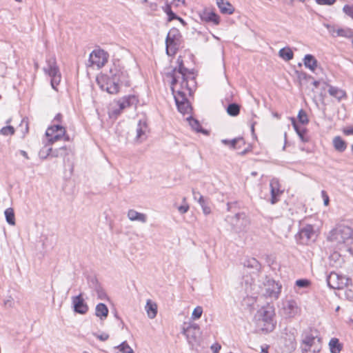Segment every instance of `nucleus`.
Here are the masks:
<instances>
[{
	"instance_id": "nucleus-1",
	"label": "nucleus",
	"mask_w": 353,
	"mask_h": 353,
	"mask_svg": "<svg viewBox=\"0 0 353 353\" xmlns=\"http://www.w3.org/2000/svg\"><path fill=\"white\" fill-rule=\"evenodd\" d=\"M177 63L178 68H175L170 74L172 77L171 90L174 99H177L179 96H190L196 85L195 78L192 77L190 79L191 84L186 83L185 87L181 85L180 79L184 78V75L185 74V72L188 71V69L184 67L181 57L177 59Z\"/></svg>"
},
{
	"instance_id": "nucleus-2",
	"label": "nucleus",
	"mask_w": 353,
	"mask_h": 353,
	"mask_svg": "<svg viewBox=\"0 0 353 353\" xmlns=\"http://www.w3.org/2000/svg\"><path fill=\"white\" fill-rule=\"evenodd\" d=\"M332 246L341 252H350L353 243V229L340 225L332 230L327 238Z\"/></svg>"
},
{
	"instance_id": "nucleus-3",
	"label": "nucleus",
	"mask_w": 353,
	"mask_h": 353,
	"mask_svg": "<svg viewBox=\"0 0 353 353\" xmlns=\"http://www.w3.org/2000/svg\"><path fill=\"white\" fill-rule=\"evenodd\" d=\"M274 316L275 312L273 306L268 305L259 309L254 316L257 329L264 332H272L276 325Z\"/></svg>"
},
{
	"instance_id": "nucleus-4",
	"label": "nucleus",
	"mask_w": 353,
	"mask_h": 353,
	"mask_svg": "<svg viewBox=\"0 0 353 353\" xmlns=\"http://www.w3.org/2000/svg\"><path fill=\"white\" fill-rule=\"evenodd\" d=\"M237 203H228L227 209L229 212H233V215L226 216L225 220L230 224L234 232L240 233L246 231L250 225V221L245 213L243 212H236Z\"/></svg>"
},
{
	"instance_id": "nucleus-5",
	"label": "nucleus",
	"mask_w": 353,
	"mask_h": 353,
	"mask_svg": "<svg viewBox=\"0 0 353 353\" xmlns=\"http://www.w3.org/2000/svg\"><path fill=\"white\" fill-rule=\"evenodd\" d=\"M322 349V339L319 331L308 327L302 334V353H319Z\"/></svg>"
},
{
	"instance_id": "nucleus-6",
	"label": "nucleus",
	"mask_w": 353,
	"mask_h": 353,
	"mask_svg": "<svg viewBox=\"0 0 353 353\" xmlns=\"http://www.w3.org/2000/svg\"><path fill=\"white\" fill-rule=\"evenodd\" d=\"M46 62V66L43 68V72L51 78V85L52 88L57 90V86L61 81V76L55 56H49L47 57Z\"/></svg>"
},
{
	"instance_id": "nucleus-7",
	"label": "nucleus",
	"mask_w": 353,
	"mask_h": 353,
	"mask_svg": "<svg viewBox=\"0 0 353 353\" xmlns=\"http://www.w3.org/2000/svg\"><path fill=\"white\" fill-rule=\"evenodd\" d=\"M181 34L175 28L170 30L165 39V51L168 56H174L181 44Z\"/></svg>"
},
{
	"instance_id": "nucleus-8",
	"label": "nucleus",
	"mask_w": 353,
	"mask_h": 353,
	"mask_svg": "<svg viewBox=\"0 0 353 353\" xmlns=\"http://www.w3.org/2000/svg\"><path fill=\"white\" fill-rule=\"evenodd\" d=\"M46 135L48 137V143L50 145L62 139L67 141H69V137L66 134L65 128L59 123L48 127L46 132Z\"/></svg>"
},
{
	"instance_id": "nucleus-9",
	"label": "nucleus",
	"mask_w": 353,
	"mask_h": 353,
	"mask_svg": "<svg viewBox=\"0 0 353 353\" xmlns=\"http://www.w3.org/2000/svg\"><path fill=\"white\" fill-rule=\"evenodd\" d=\"M182 333L186 336L190 345L194 346L199 344L201 333L200 327L196 323H189L187 327L183 325Z\"/></svg>"
},
{
	"instance_id": "nucleus-10",
	"label": "nucleus",
	"mask_w": 353,
	"mask_h": 353,
	"mask_svg": "<svg viewBox=\"0 0 353 353\" xmlns=\"http://www.w3.org/2000/svg\"><path fill=\"white\" fill-rule=\"evenodd\" d=\"M109 74L110 77L121 84L128 85V74L119 61H114L110 68Z\"/></svg>"
},
{
	"instance_id": "nucleus-11",
	"label": "nucleus",
	"mask_w": 353,
	"mask_h": 353,
	"mask_svg": "<svg viewBox=\"0 0 353 353\" xmlns=\"http://www.w3.org/2000/svg\"><path fill=\"white\" fill-rule=\"evenodd\" d=\"M282 285L272 279H268L261 288L263 296L276 300L279 297Z\"/></svg>"
},
{
	"instance_id": "nucleus-12",
	"label": "nucleus",
	"mask_w": 353,
	"mask_h": 353,
	"mask_svg": "<svg viewBox=\"0 0 353 353\" xmlns=\"http://www.w3.org/2000/svg\"><path fill=\"white\" fill-rule=\"evenodd\" d=\"M108 54L102 49L94 50L89 56L88 67L102 68L108 61Z\"/></svg>"
},
{
	"instance_id": "nucleus-13",
	"label": "nucleus",
	"mask_w": 353,
	"mask_h": 353,
	"mask_svg": "<svg viewBox=\"0 0 353 353\" xmlns=\"http://www.w3.org/2000/svg\"><path fill=\"white\" fill-rule=\"evenodd\" d=\"M97 83L103 90L110 94H117L119 90V83L110 77V74L98 77Z\"/></svg>"
},
{
	"instance_id": "nucleus-14",
	"label": "nucleus",
	"mask_w": 353,
	"mask_h": 353,
	"mask_svg": "<svg viewBox=\"0 0 353 353\" xmlns=\"http://www.w3.org/2000/svg\"><path fill=\"white\" fill-rule=\"evenodd\" d=\"M281 310L286 318H293L299 315L301 312L297 301L292 299H286L283 301Z\"/></svg>"
},
{
	"instance_id": "nucleus-15",
	"label": "nucleus",
	"mask_w": 353,
	"mask_h": 353,
	"mask_svg": "<svg viewBox=\"0 0 353 353\" xmlns=\"http://www.w3.org/2000/svg\"><path fill=\"white\" fill-rule=\"evenodd\" d=\"M328 286L332 289L340 290L348 287V279L346 276L335 272H330L326 279Z\"/></svg>"
},
{
	"instance_id": "nucleus-16",
	"label": "nucleus",
	"mask_w": 353,
	"mask_h": 353,
	"mask_svg": "<svg viewBox=\"0 0 353 353\" xmlns=\"http://www.w3.org/2000/svg\"><path fill=\"white\" fill-rule=\"evenodd\" d=\"M315 236L316 234L313 226L307 225L299 231L296 238L299 243L308 244L310 242L314 240Z\"/></svg>"
},
{
	"instance_id": "nucleus-17",
	"label": "nucleus",
	"mask_w": 353,
	"mask_h": 353,
	"mask_svg": "<svg viewBox=\"0 0 353 353\" xmlns=\"http://www.w3.org/2000/svg\"><path fill=\"white\" fill-rule=\"evenodd\" d=\"M74 311L80 314H85L88 311V305L85 302L82 294L72 297Z\"/></svg>"
},
{
	"instance_id": "nucleus-18",
	"label": "nucleus",
	"mask_w": 353,
	"mask_h": 353,
	"mask_svg": "<svg viewBox=\"0 0 353 353\" xmlns=\"http://www.w3.org/2000/svg\"><path fill=\"white\" fill-rule=\"evenodd\" d=\"M137 102V99L134 95H128L123 97L118 101L117 104L119 107V109L114 110V114L118 115L125 108L130 107L132 105H135Z\"/></svg>"
},
{
	"instance_id": "nucleus-19",
	"label": "nucleus",
	"mask_w": 353,
	"mask_h": 353,
	"mask_svg": "<svg viewBox=\"0 0 353 353\" xmlns=\"http://www.w3.org/2000/svg\"><path fill=\"white\" fill-rule=\"evenodd\" d=\"M329 32L334 37H342L345 38L352 37L353 35L352 31L349 28H336L335 26L326 24L325 25Z\"/></svg>"
},
{
	"instance_id": "nucleus-20",
	"label": "nucleus",
	"mask_w": 353,
	"mask_h": 353,
	"mask_svg": "<svg viewBox=\"0 0 353 353\" xmlns=\"http://www.w3.org/2000/svg\"><path fill=\"white\" fill-rule=\"evenodd\" d=\"M270 186L271 193L270 203L275 204L278 201L277 197L283 193V191L280 190V184L276 179H272L270 181Z\"/></svg>"
},
{
	"instance_id": "nucleus-21",
	"label": "nucleus",
	"mask_w": 353,
	"mask_h": 353,
	"mask_svg": "<svg viewBox=\"0 0 353 353\" xmlns=\"http://www.w3.org/2000/svg\"><path fill=\"white\" fill-rule=\"evenodd\" d=\"M176 105L178 110L183 114H188L190 112L192 108L190 102L188 99V97L179 96L177 99H175Z\"/></svg>"
},
{
	"instance_id": "nucleus-22",
	"label": "nucleus",
	"mask_w": 353,
	"mask_h": 353,
	"mask_svg": "<svg viewBox=\"0 0 353 353\" xmlns=\"http://www.w3.org/2000/svg\"><path fill=\"white\" fill-rule=\"evenodd\" d=\"M192 194L194 199H196V194L199 195V198L198 199V203L201 205L203 212L205 215H208L211 213V208L208 205V201L206 199H205L199 192L195 191L194 189H192Z\"/></svg>"
},
{
	"instance_id": "nucleus-23",
	"label": "nucleus",
	"mask_w": 353,
	"mask_h": 353,
	"mask_svg": "<svg viewBox=\"0 0 353 353\" xmlns=\"http://www.w3.org/2000/svg\"><path fill=\"white\" fill-rule=\"evenodd\" d=\"M127 216L131 221H139L142 223H145L147 221V215L145 214L139 212L133 209L128 211Z\"/></svg>"
},
{
	"instance_id": "nucleus-24",
	"label": "nucleus",
	"mask_w": 353,
	"mask_h": 353,
	"mask_svg": "<svg viewBox=\"0 0 353 353\" xmlns=\"http://www.w3.org/2000/svg\"><path fill=\"white\" fill-rule=\"evenodd\" d=\"M221 143L234 150L241 148L245 143L243 138L241 137L234 138L232 140L222 139Z\"/></svg>"
},
{
	"instance_id": "nucleus-25",
	"label": "nucleus",
	"mask_w": 353,
	"mask_h": 353,
	"mask_svg": "<svg viewBox=\"0 0 353 353\" xmlns=\"http://www.w3.org/2000/svg\"><path fill=\"white\" fill-rule=\"evenodd\" d=\"M148 129L147 123L145 121H139V123L137 124V135H136V139L139 141L142 142L143 140L146 139V131Z\"/></svg>"
},
{
	"instance_id": "nucleus-26",
	"label": "nucleus",
	"mask_w": 353,
	"mask_h": 353,
	"mask_svg": "<svg viewBox=\"0 0 353 353\" xmlns=\"http://www.w3.org/2000/svg\"><path fill=\"white\" fill-rule=\"evenodd\" d=\"M216 4L220 11L223 14H231L234 12V8L232 4H230L228 1H225L224 0H216Z\"/></svg>"
},
{
	"instance_id": "nucleus-27",
	"label": "nucleus",
	"mask_w": 353,
	"mask_h": 353,
	"mask_svg": "<svg viewBox=\"0 0 353 353\" xmlns=\"http://www.w3.org/2000/svg\"><path fill=\"white\" fill-rule=\"evenodd\" d=\"M148 318L154 319L157 314V305L150 299L147 300L145 307Z\"/></svg>"
},
{
	"instance_id": "nucleus-28",
	"label": "nucleus",
	"mask_w": 353,
	"mask_h": 353,
	"mask_svg": "<svg viewBox=\"0 0 353 353\" xmlns=\"http://www.w3.org/2000/svg\"><path fill=\"white\" fill-rule=\"evenodd\" d=\"M328 93L339 101L346 97V92L337 87L329 85Z\"/></svg>"
},
{
	"instance_id": "nucleus-29",
	"label": "nucleus",
	"mask_w": 353,
	"mask_h": 353,
	"mask_svg": "<svg viewBox=\"0 0 353 353\" xmlns=\"http://www.w3.org/2000/svg\"><path fill=\"white\" fill-rule=\"evenodd\" d=\"M332 144L334 149L339 152H343L346 150V142L339 136L334 137Z\"/></svg>"
},
{
	"instance_id": "nucleus-30",
	"label": "nucleus",
	"mask_w": 353,
	"mask_h": 353,
	"mask_svg": "<svg viewBox=\"0 0 353 353\" xmlns=\"http://www.w3.org/2000/svg\"><path fill=\"white\" fill-rule=\"evenodd\" d=\"M328 345L331 353H340L343 349V344L339 342L337 338H332Z\"/></svg>"
},
{
	"instance_id": "nucleus-31",
	"label": "nucleus",
	"mask_w": 353,
	"mask_h": 353,
	"mask_svg": "<svg viewBox=\"0 0 353 353\" xmlns=\"http://www.w3.org/2000/svg\"><path fill=\"white\" fill-rule=\"evenodd\" d=\"M108 308L104 303H100L96 305L95 315L101 320L108 316Z\"/></svg>"
},
{
	"instance_id": "nucleus-32",
	"label": "nucleus",
	"mask_w": 353,
	"mask_h": 353,
	"mask_svg": "<svg viewBox=\"0 0 353 353\" xmlns=\"http://www.w3.org/2000/svg\"><path fill=\"white\" fill-rule=\"evenodd\" d=\"M243 265L249 269L253 270V272H258L261 269V264L255 258H248L245 259Z\"/></svg>"
},
{
	"instance_id": "nucleus-33",
	"label": "nucleus",
	"mask_w": 353,
	"mask_h": 353,
	"mask_svg": "<svg viewBox=\"0 0 353 353\" xmlns=\"http://www.w3.org/2000/svg\"><path fill=\"white\" fill-rule=\"evenodd\" d=\"M304 65L312 71H314L317 66V60L312 54H306L303 59Z\"/></svg>"
},
{
	"instance_id": "nucleus-34",
	"label": "nucleus",
	"mask_w": 353,
	"mask_h": 353,
	"mask_svg": "<svg viewBox=\"0 0 353 353\" xmlns=\"http://www.w3.org/2000/svg\"><path fill=\"white\" fill-rule=\"evenodd\" d=\"M187 120L193 130L208 134V131L202 128L198 120L193 119L192 117L187 118Z\"/></svg>"
},
{
	"instance_id": "nucleus-35",
	"label": "nucleus",
	"mask_w": 353,
	"mask_h": 353,
	"mask_svg": "<svg viewBox=\"0 0 353 353\" xmlns=\"http://www.w3.org/2000/svg\"><path fill=\"white\" fill-rule=\"evenodd\" d=\"M68 155V149L66 146H62L61 148L53 150L52 148V157L57 158L62 157L65 161V158Z\"/></svg>"
},
{
	"instance_id": "nucleus-36",
	"label": "nucleus",
	"mask_w": 353,
	"mask_h": 353,
	"mask_svg": "<svg viewBox=\"0 0 353 353\" xmlns=\"http://www.w3.org/2000/svg\"><path fill=\"white\" fill-rule=\"evenodd\" d=\"M92 283L94 285V291L99 299L105 300L107 299V294L102 287L98 283V281L93 279L91 280Z\"/></svg>"
},
{
	"instance_id": "nucleus-37",
	"label": "nucleus",
	"mask_w": 353,
	"mask_h": 353,
	"mask_svg": "<svg viewBox=\"0 0 353 353\" xmlns=\"http://www.w3.org/2000/svg\"><path fill=\"white\" fill-rule=\"evenodd\" d=\"M201 18L203 20L208 22H212L215 25L219 23V17L213 12L204 13Z\"/></svg>"
},
{
	"instance_id": "nucleus-38",
	"label": "nucleus",
	"mask_w": 353,
	"mask_h": 353,
	"mask_svg": "<svg viewBox=\"0 0 353 353\" xmlns=\"http://www.w3.org/2000/svg\"><path fill=\"white\" fill-rule=\"evenodd\" d=\"M292 124H293V127H294L296 132L299 135L301 141L303 143L308 142L309 138L305 136L306 129L305 128H300L294 121H293Z\"/></svg>"
},
{
	"instance_id": "nucleus-39",
	"label": "nucleus",
	"mask_w": 353,
	"mask_h": 353,
	"mask_svg": "<svg viewBox=\"0 0 353 353\" xmlns=\"http://www.w3.org/2000/svg\"><path fill=\"white\" fill-rule=\"evenodd\" d=\"M4 214L6 216V220L7 223L10 225H15V216L14 210L12 208H8L6 209L4 211Z\"/></svg>"
},
{
	"instance_id": "nucleus-40",
	"label": "nucleus",
	"mask_w": 353,
	"mask_h": 353,
	"mask_svg": "<svg viewBox=\"0 0 353 353\" xmlns=\"http://www.w3.org/2000/svg\"><path fill=\"white\" fill-rule=\"evenodd\" d=\"M279 55L285 61H290L293 59V52L289 48H283L279 52Z\"/></svg>"
},
{
	"instance_id": "nucleus-41",
	"label": "nucleus",
	"mask_w": 353,
	"mask_h": 353,
	"mask_svg": "<svg viewBox=\"0 0 353 353\" xmlns=\"http://www.w3.org/2000/svg\"><path fill=\"white\" fill-rule=\"evenodd\" d=\"M240 112V105L237 103H233L229 104L227 108V113L232 117L237 116Z\"/></svg>"
},
{
	"instance_id": "nucleus-42",
	"label": "nucleus",
	"mask_w": 353,
	"mask_h": 353,
	"mask_svg": "<svg viewBox=\"0 0 353 353\" xmlns=\"http://www.w3.org/2000/svg\"><path fill=\"white\" fill-rule=\"evenodd\" d=\"M122 353H134L133 350L129 346L126 341L122 342L120 345L115 347Z\"/></svg>"
},
{
	"instance_id": "nucleus-43",
	"label": "nucleus",
	"mask_w": 353,
	"mask_h": 353,
	"mask_svg": "<svg viewBox=\"0 0 353 353\" xmlns=\"http://www.w3.org/2000/svg\"><path fill=\"white\" fill-rule=\"evenodd\" d=\"M203 314V308L201 306L196 307L191 316V319L193 320H196L201 318V315Z\"/></svg>"
},
{
	"instance_id": "nucleus-44",
	"label": "nucleus",
	"mask_w": 353,
	"mask_h": 353,
	"mask_svg": "<svg viewBox=\"0 0 353 353\" xmlns=\"http://www.w3.org/2000/svg\"><path fill=\"white\" fill-rule=\"evenodd\" d=\"M298 119L302 124H307L309 122L307 115L303 110H300L298 114Z\"/></svg>"
},
{
	"instance_id": "nucleus-45",
	"label": "nucleus",
	"mask_w": 353,
	"mask_h": 353,
	"mask_svg": "<svg viewBox=\"0 0 353 353\" xmlns=\"http://www.w3.org/2000/svg\"><path fill=\"white\" fill-rule=\"evenodd\" d=\"M52 157V148H46V146L42 148L39 152V157L41 159H46L48 157Z\"/></svg>"
},
{
	"instance_id": "nucleus-46",
	"label": "nucleus",
	"mask_w": 353,
	"mask_h": 353,
	"mask_svg": "<svg viewBox=\"0 0 353 353\" xmlns=\"http://www.w3.org/2000/svg\"><path fill=\"white\" fill-rule=\"evenodd\" d=\"M192 77H193L192 73H190L188 70L187 72H185V74L184 75V78L180 79V84H181V85H182L183 87H185V84L186 83H190L191 84L190 79H191Z\"/></svg>"
},
{
	"instance_id": "nucleus-47",
	"label": "nucleus",
	"mask_w": 353,
	"mask_h": 353,
	"mask_svg": "<svg viewBox=\"0 0 353 353\" xmlns=\"http://www.w3.org/2000/svg\"><path fill=\"white\" fill-rule=\"evenodd\" d=\"M14 129L11 125H8V126L3 127L0 130V134H3L4 136L12 135V134H14Z\"/></svg>"
},
{
	"instance_id": "nucleus-48",
	"label": "nucleus",
	"mask_w": 353,
	"mask_h": 353,
	"mask_svg": "<svg viewBox=\"0 0 353 353\" xmlns=\"http://www.w3.org/2000/svg\"><path fill=\"white\" fill-rule=\"evenodd\" d=\"M165 12L167 13V14L168 16V20L169 21H172L173 19H178L181 22H183V20L182 19H181L180 17H178L176 16V14L172 11L171 8L169 6H168L166 7V9H165Z\"/></svg>"
},
{
	"instance_id": "nucleus-49",
	"label": "nucleus",
	"mask_w": 353,
	"mask_h": 353,
	"mask_svg": "<svg viewBox=\"0 0 353 353\" xmlns=\"http://www.w3.org/2000/svg\"><path fill=\"white\" fill-rule=\"evenodd\" d=\"M310 284V281L307 279H299L296 281V285L299 288H307Z\"/></svg>"
},
{
	"instance_id": "nucleus-50",
	"label": "nucleus",
	"mask_w": 353,
	"mask_h": 353,
	"mask_svg": "<svg viewBox=\"0 0 353 353\" xmlns=\"http://www.w3.org/2000/svg\"><path fill=\"white\" fill-rule=\"evenodd\" d=\"M344 12L353 18V7L345 5L343 8Z\"/></svg>"
},
{
	"instance_id": "nucleus-51",
	"label": "nucleus",
	"mask_w": 353,
	"mask_h": 353,
	"mask_svg": "<svg viewBox=\"0 0 353 353\" xmlns=\"http://www.w3.org/2000/svg\"><path fill=\"white\" fill-rule=\"evenodd\" d=\"M189 205L188 203H185L178 207V211L180 214H183L189 210Z\"/></svg>"
},
{
	"instance_id": "nucleus-52",
	"label": "nucleus",
	"mask_w": 353,
	"mask_h": 353,
	"mask_svg": "<svg viewBox=\"0 0 353 353\" xmlns=\"http://www.w3.org/2000/svg\"><path fill=\"white\" fill-rule=\"evenodd\" d=\"M316 2L319 5L331 6L336 2V0H316Z\"/></svg>"
},
{
	"instance_id": "nucleus-53",
	"label": "nucleus",
	"mask_w": 353,
	"mask_h": 353,
	"mask_svg": "<svg viewBox=\"0 0 353 353\" xmlns=\"http://www.w3.org/2000/svg\"><path fill=\"white\" fill-rule=\"evenodd\" d=\"M346 279H348V286H352L353 283V265L351 267L350 272H348V275L346 276Z\"/></svg>"
},
{
	"instance_id": "nucleus-54",
	"label": "nucleus",
	"mask_w": 353,
	"mask_h": 353,
	"mask_svg": "<svg viewBox=\"0 0 353 353\" xmlns=\"http://www.w3.org/2000/svg\"><path fill=\"white\" fill-rule=\"evenodd\" d=\"M94 336L101 341H107L109 339V335L106 333H102L101 334H94Z\"/></svg>"
},
{
	"instance_id": "nucleus-55",
	"label": "nucleus",
	"mask_w": 353,
	"mask_h": 353,
	"mask_svg": "<svg viewBox=\"0 0 353 353\" xmlns=\"http://www.w3.org/2000/svg\"><path fill=\"white\" fill-rule=\"evenodd\" d=\"M321 196L323 199L324 205H328L330 199H329V196H328L327 194L326 193V192L325 190L321 191Z\"/></svg>"
},
{
	"instance_id": "nucleus-56",
	"label": "nucleus",
	"mask_w": 353,
	"mask_h": 353,
	"mask_svg": "<svg viewBox=\"0 0 353 353\" xmlns=\"http://www.w3.org/2000/svg\"><path fill=\"white\" fill-rule=\"evenodd\" d=\"M346 298L350 301L353 300V289H347L345 291Z\"/></svg>"
},
{
	"instance_id": "nucleus-57",
	"label": "nucleus",
	"mask_w": 353,
	"mask_h": 353,
	"mask_svg": "<svg viewBox=\"0 0 353 353\" xmlns=\"http://www.w3.org/2000/svg\"><path fill=\"white\" fill-rule=\"evenodd\" d=\"M343 132L344 134L348 136V135H353V127L352 128H344L343 130Z\"/></svg>"
},
{
	"instance_id": "nucleus-58",
	"label": "nucleus",
	"mask_w": 353,
	"mask_h": 353,
	"mask_svg": "<svg viewBox=\"0 0 353 353\" xmlns=\"http://www.w3.org/2000/svg\"><path fill=\"white\" fill-rule=\"evenodd\" d=\"M4 305L9 307H12L13 306V299L10 297L8 299L4 301Z\"/></svg>"
},
{
	"instance_id": "nucleus-59",
	"label": "nucleus",
	"mask_w": 353,
	"mask_h": 353,
	"mask_svg": "<svg viewBox=\"0 0 353 353\" xmlns=\"http://www.w3.org/2000/svg\"><path fill=\"white\" fill-rule=\"evenodd\" d=\"M62 114H60V113H58L54 118V120L53 121L54 122H57V123H61V120H62Z\"/></svg>"
},
{
	"instance_id": "nucleus-60",
	"label": "nucleus",
	"mask_w": 353,
	"mask_h": 353,
	"mask_svg": "<svg viewBox=\"0 0 353 353\" xmlns=\"http://www.w3.org/2000/svg\"><path fill=\"white\" fill-rule=\"evenodd\" d=\"M21 127H25V130H26V132H28V121H26V120H22L21 123Z\"/></svg>"
},
{
	"instance_id": "nucleus-61",
	"label": "nucleus",
	"mask_w": 353,
	"mask_h": 353,
	"mask_svg": "<svg viewBox=\"0 0 353 353\" xmlns=\"http://www.w3.org/2000/svg\"><path fill=\"white\" fill-rule=\"evenodd\" d=\"M174 3H175L176 6H179L181 4L185 3V0H173Z\"/></svg>"
},
{
	"instance_id": "nucleus-62",
	"label": "nucleus",
	"mask_w": 353,
	"mask_h": 353,
	"mask_svg": "<svg viewBox=\"0 0 353 353\" xmlns=\"http://www.w3.org/2000/svg\"><path fill=\"white\" fill-rule=\"evenodd\" d=\"M20 152V154H21L23 157H24L26 159H29V157H28V153H27L26 151H24V150H20V152Z\"/></svg>"
},
{
	"instance_id": "nucleus-63",
	"label": "nucleus",
	"mask_w": 353,
	"mask_h": 353,
	"mask_svg": "<svg viewBox=\"0 0 353 353\" xmlns=\"http://www.w3.org/2000/svg\"><path fill=\"white\" fill-rule=\"evenodd\" d=\"M259 353H268V346H266L265 347H261V351Z\"/></svg>"
},
{
	"instance_id": "nucleus-64",
	"label": "nucleus",
	"mask_w": 353,
	"mask_h": 353,
	"mask_svg": "<svg viewBox=\"0 0 353 353\" xmlns=\"http://www.w3.org/2000/svg\"><path fill=\"white\" fill-rule=\"evenodd\" d=\"M312 84L314 85V86L315 88H317V87L319 86V81H313V83H312Z\"/></svg>"
}]
</instances>
